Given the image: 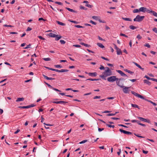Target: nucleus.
Masks as SVG:
<instances>
[{
	"label": "nucleus",
	"instance_id": "49",
	"mask_svg": "<svg viewBox=\"0 0 157 157\" xmlns=\"http://www.w3.org/2000/svg\"><path fill=\"white\" fill-rule=\"evenodd\" d=\"M111 119H112L116 120H120V118H119L115 117H111Z\"/></svg>",
	"mask_w": 157,
	"mask_h": 157
},
{
	"label": "nucleus",
	"instance_id": "19",
	"mask_svg": "<svg viewBox=\"0 0 157 157\" xmlns=\"http://www.w3.org/2000/svg\"><path fill=\"white\" fill-rule=\"evenodd\" d=\"M65 8L67 10H69L70 11H71V12H74V13H77V11L74 10H73L72 9H70V8H68V7H66Z\"/></svg>",
	"mask_w": 157,
	"mask_h": 157
},
{
	"label": "nucleus",
	"instance_id": "24",
	"mask_svg": "<svg viewBox=\"0 0 157 157\" xmlns=\"http://www.w3.org/2000/svg\"><path fill=\"white\" fill-rule=\"evenodd\" d=\"M56 22L59 25H62V26H64L65 25V24L64 23H63L62 22L59 21H56Z\"/></svg>",
	"mask_w": 157,
	"mask_h": 157
},
{
	"label": "nucleus",
	"instance_id": "34",
	"mask_svg": "<svg viewBox=\"0 0 157 157\" xmlns=\"http://www.w3.org/2000/svg\"><path fill=\"white\" fill-rule=\"evenodd\" d=\"M50 88L52 89L53 87L51 85L48 84V83L46 82H44Z\"/></svg>",
	"mask_w": 157,
	"mask_h": 157
},
{
	"label": "nucleus",
	"instance_id": "35",
	"mask_svg": "<svg viewBox=\"0 0 157 157\" xmlns=\"http://www.w3.org/2000/svg\"><path fill=\"white\" fill-rule=\"evenodd\" d=\"M43 60L45 61H49L51 60V59L49 58H44L43 59Z\"/></svg>",
	"mask_w": 157,
	"mask_h": 157
},
{
	"label": "nucleus",
	"instance_id": "13",
	"mask_svg": "<svg viewBox=\"0 0 157 157\" xmlns=\"http://www.w3.org/2000/svg\"><path fill=\"white\" fill-rule=\"evenodd\" d=\"M43 76L47 80H54V79H55V78H52L48 77H47V76H46V75H45L44 74H43Z\"/></svg>",
	"mask_w": 157,
	"mask_h": 157
},
{
	"label": "nucleus",
	"instance_id": "7",
	"mask_svg": "<svg viewBox=\"0 0 157 157\" xmlns=\"http://www.w3.org/2000/svg\"><path fill=\"white\" fill-rule=\"evenodd\" d=\"M131 92L134 95H135V96H136V97H138V98H140L142 99H144V97L143 96L141 95L134 92L133 91H131Z\"/></svg>",
	"mask_w": 157,
	"mask_h": 157
},
{
	"label": "nucleus",
	"instance_id": "62",
	"mask_svg": "<svg viewBox=\"0 0 157 157\" xmlns=\"http://www.w3.org/2000/svg\"><path fill=\"white\" fill-rule=\"evenodd\" d=\"M144 78H147V79L148 80H151V78H150L149 77L147 76V75H145L144 77Z\"/></svg>",
	"mask_w": 157,
	"mask_h": 157
},
{
	"label": "nucleus",
	"instance_id": "55",
	"mask_svg": "<svg viewBox=\"0 0 157 157\" xmlns=\"http://www.w3.org/2000/svg\"><path fill=\"white\" fill-rule=\"evenodd\" d=\"M85 6L86 7H89V8H91L92 6L88 4H86Z\"/></svg>",
	"mask_w": 157,
	"mask_h": 157
},
{
	"label": "nucleus",
	"instance_id": "32",
	"mask_svg": "<svg viewBox=\"0 0 157 157\" xmlns=\"http://www.w3.org/2000/svg\"><path fill=\"white\" fill-rule=\"evenodd\" d=\"M140 12V10H139V9H135L133 10V13H138Z\"/></svg>",
	"mask_w": 157,
	"mask_h": 157
},
{
	"label": "nucleus",
	"instance_id": "47",
	"mask_svg": "<svg viewBox=\"0 0 157 157\" xmlns=\"http://www.w3.org/2000/svg\"><path fill=\"white\" fill-rule=\"evenodd\" d=\"M68 21H70L72 23H74L75 24H77L78 23V22L75 21H71L70 20H68Z\"/></svg>",
	"mask_w": 157,
	"mask_h": 157
},
{
	"label": "nucleus",
	"instance_id": "18",
	"mask_svg": "<svg viewBox=\"0 0 157 157\" xmlns=\"http://www.w3.org/2000/svg\"><path fill=\"white\" fill-rule=\"evenodd\" d=\"M48 36L51 37H55L56 36V35L51 33L48 34Z\"/></svg>",
	"mask_w": 157,
	"mask_h": 157
},
{
	"label": "nucleus",
	"instance_id": "16",
	"mask_svg": "<svg viewBox=\"0 0 157 157\" xmlns=\"http://www.w3.org/2000/svg\"><path fill=\"white\" fill-rule=\"evenodd\" d=\"M144 83L147 84L149 86L151 85V83L147 80L144 79Z\"/></svg>",
	"mask_w": 157,
	"mask_h": 157
},
{
	"label": "nucleus",
	"instance_id": "37",
	"mask_svg": "<svg viewBox=\"0 0 157 157\" xmlns=\"http://www.w3.org/2000/svg\"><path fill=\"white\" fill-rule=\"evenodd\" d=\"M5 27H13L14 26L12 25H3Z\"/></svg>",
	"mask_w": 157,
	"mask_h": 157
},
{
	"label": "nucleus",
	"instance_id": "50",
	"mask_svg": "<svg viewBox=\"0 0 157 157\" xmlns=\"http://www.w3.org/2000/svg\"><path fill=\"white\" fill-rule=\"evenodd\" d=\"M73 47L78 48H80L81 47V46L80 45L76 44H74L73 45Z\"/></svg>",
	"mask_w": 157,
	"mask_h": 157
},
{
	"label": "nucleus",
	"instance_id": "30",
	"mask_svg": "<svg viewBox=\"0 0 157 157\" xmlns=\"http://www.w3.org/2000/svg\"><path fill=\"white\" fill-rule=\"evenodd\" d=\"M80 9L81 10H87V8H86L83 6H80Z\"/></svg>",
	"mask_w": 157,
	"mask_h": 157
},
{
	"label": "nucleus",
	"instance_id": "3",
	"mask_svg": "<svg viewBox=\"0 0 157 157\" xmlns=\"http://www.w3.org/2000/svg\"><path fill=\"white\" fill-rule=\"evenodd\" d=\"M144 16H140L139 15H137L136 17L133 19L134 21L140 22L144 18Z\"/></svg>",
	"mask_w": 157,
	"mask_h": 157
},
{
	"label": "nucleus",
	"instance_id": "56",
	"mask_svg": "<svg viewBox=\"0 0 157 157\" xmlns=\"http://www.w3.org/2000/svg\"><path fill=\"white\" fill-rule=\"evenodd\" d=\"M101 98L100 96H95L93 98L94 99H97V98Z\"/></svg>",
	"mask_w": 157,
	"mask_h": 157
},
{
	"label": "nucleus",
	"instance_id": "27",
	"mask_svg": "<svg viewBox=\"0 0 157 157\" xmlns=\"http://www.w3.org/2000/svg\"><path fill=\"white\" fill-rule=\"evenodd\" d=\"M131 106L132 107L136 108H138L139 109H140V108L139 106L136 104H131Z\"/></svg>",
	"mask_w": 157,
	"mask_h": 157
},
{
	"label": "nucleus",
	"instance_id": "5",
	"mask_svg": "<svg viewBox=\"0 0 157 157\" xmlns=\"http://www.w3.org/2000/svg\"><path fill=\"white\" fill-rule=\"evenodd\" d=\"M137 118H138V119L142 121L147 122L149 123H151L150 121L148 119H146L140 117H137Z\"/></svg>",
	"mask_w": 157,
	"mask_h": 157
},
{
	"label": "nucleus",
	"instance_id": "4",
	"mask_svg": "<svg viewBox=\"0 0 157 157\" xmlns=\"http://www.w3.org/2000/svg\"><path fill=\"white\" fill-rule=\"evenodd\" d=\"M117 78L115 76H112L108 77L107 80L109 82H113L115 81H116Z\"/></svg>",
	"mask_w": 157,
	"mask_h": 157
},
{
	"label": "nucleus",
	"instance_id": "12",
	"mask_svg": "<svg viewBox=\"0 0 157 157\" xmlns=\"http://www.w3.org/2000/svg\"><path fill=\"white\" fill-rule=\"evenodd\" d=\"M123 88V91L124 93L126 94L128 93V89L129 88V87H127L124 86V87Z\"/></svg>",
	"mask_w": 157,
	"mask_h": 157
},
{
	"label": "nucleus",
	"instance_id": "23",
	"mask_svg": "<svg viewBox=\"0 0 157 157\" xmlns=\"http://www.w3.org/2000/svg\"><path fill=\"white\" fill-rule=\"evenodd\" d=\"M24 99L23 98H17L16 101L17 102L23 101Z\"/></svg>",
	"mask_w": 157,
	"mask_h": 157
},
{
	"label": "nucleus",
	"instance_id": "40",
	"mask_svg": "<svg viewBox=\"0 0 157 157\" xmlns=\"http://www.w3.org/2000/svg\"><path fill=\"white\" fill-rule=\"evenodd\" d=\"M58 99H54V100L55 101H53L52 102L53 103H54L58 104V103L55 102H59V101H57V100H58Z\"/></svg>",
	"mask_w": 157,
	"mask_h": 157
},
{
	"label": "nucleus",
	"instance_id": "29",
	"mask_svg": "<svg viewBox=\"0 0 157 157\" xmlns=\"http://www.w3.org/2000/svg\"><path fill=\"white\" fill-rule=\"evenodd\" d=\"M133 63L137 67H138V68L140 69V68H141V66L138 64L137 63L135 62H133Z\"/></svg>",
	"mask_w": 157,
	"mask_h": 157
},
{
	"label": "nucleus",
	"instance_id": "20",
	"mask_svg": "<svg viewBox=\"0 0 157 157\" xmlns=\"http://www.w3.org/2000/svg\"><path fill=\"white\" fill-rule=\"evenodd\" d=\"M122 19H123V20H125V21H132V20L130 18H124V17H122Z\"/></svg>",
	"mask_w": 157,
	"mask_h": 157
},
{
	"label": "nucleus",
	"instance_id": "58",
	"mask_svg": "<svg viewBox=\"0 0 157 157\" xmlns=\"http://www.w3.org/2000/svg\"><path fill=\"white\" fill-rule=\"evenodd\" d=\"M32 29L31 28H30V27H28L27 28V29L26 30V31H31V30H32Z\"/></svg>",
	"mask_w": 157,
	"mask_h": 157
},
{
	"label": "nucleus",
	"instance_id": "36",
	"mask_svg": "<svg viewBox=\"0 0 157 157\" xmlns=\"http://www.w3.org/2000/svg\"><path fill=\"white\" fill-rule=\"evenodd\" d=\"M75 27H77L78 28H83L84 27L83 26H80V25H75Z\"/></svg>",
	"mask_w": 157,
	"mask_h": 157
},
{
	"label": "nucleus",
	"instance_id": "63",
	"mask_svg": "<svg viewBox=\"0 0 157 157\" xmlns=\"http://www.w3.org/2000/svg\"><path fill=\"white\" fill-rule=\"evenodd\" d=\"M137 38L138 39H141L142 38V37L140 35V34H138L137 36Z\"/></svg>",
	"mask_w": 157,
	"mask_h": 157
},
{
	"label": "nucleus",
	"instance_id": "31",
	"mask_svg": "<svg viewBox=\"0 0 157 157\" xmlns=\"http://www.w3.org/2000/svg\"><path fill=\"white\" fill-rule=\"evenodd\" d=\"M129 28L132 29L134 30L135 29H136V27L135 26H134L133 25H130L129 27Z\"/></svg>",
	"mask_w": 157,
	"mask_h": 157
},
{
	"label": "nucleus",
	"instance_id": "2",
	"mask_svg": "<svg viewBox=\"0 0 157 157\" xmlns=\"http://www.w3.org/2000/svg\"><path fill=\"white\" fill-rule=\"evenodd\" d=\"M125 80V79L123 78H117L116 82V84L121 88L124 87V82Z\"/></svg>",
	"mask_w": 157,
	"mask_h": 157
},
{
	"label": "nucleus",
	"instance_id": "39",
	"mask_svg": "<svg viewBox=\"0 0 157 157\" xmlns=\"http://www.w3.org/2000/svg\"><path fill=\"white\" fill-rule=\"evenodd\" d=\"M100 66V67H99V69L101 70H104L105 69V67L101 65Z\"/></svg>",
	"mask_w": 157,
	"mask_h": 157
},
{
	"label": "nucleus",
	"instance_id": "48",
	"mask_svg": "<svg viewBox=\"0 0 157 157\" xmlns=\"http://www.w3.org/2000/svg\"><path fill=\"white\" fill-rule=\"evenodd\" d=\"M134 135L138 137H139L141 138H144V137L141 136H140L138 134L137 135V134H136L135 133Z\"/></svg>",
	"mask_w": 157,
	"mask_h": 157
},
{
	"label": "nucleus",
	"instance_id": "6",
	"mask_svg": "<svg viewBox=\"0 0 157 157\" xmlns=\"http://www.w3.org/2000/svg\"><path fill=\"white\" fill-rule=\"evenodd\" d=\"M35 106V105H34L33 104H32L26 106H19L18 107V108H19L22 109H28L32 107H33Z\"/></svg>",
	"mask_w": 157,
	"mask_h": 157
},
{
	"label": "nucleus",
	"instance_id": "33",
	"mask_svg": "<svg viewBox=\"0 0 157 157\" xmlns=\"http://www.w3.org/2000/svg\"><path fill=\"white\" fill-rule=\"evenodd\" d=\"M151 13H152V14L155 17H157V13L154 12V11H151Z\"/></svg>",
	"mask_w": 157,
	"mask_h": 157
},
{
	"label": "nucleus",
	"instance_id": "42",
	"mask_svg": "<svg viewBox=\"0 0 157 157\" xmlns=\"http://www.w3.org/2000/svg\"><path fill=\"white\" fill-rule=\"evenodd\" d=\"M54 66L56 68H61L62 67L60 65H55Z\"/></svg>",
	"mask_w": 157,
	"mask_h": 157
},
{
	"label": "nucleus",
	"instance_id": "17",
	"mask_svg": "<svg viewBox=\"0 0 157 157\" xmlns=\"http://www.w3.org/2000/svg\"><path fill=\"white\" fill-rule=\"evenodd\" d=\"M116 50H117V54L118 55L122 54V52L121 51V50L120 49L118 48Z\"/></svg>",
	"mask_w": 157,
	"mask_h": 157
},
{
	"label": "nucleus",
	"instance_id": "8",
	"mask_svg": "<svg viewBox=\"0 0 157 157\" xmlns=\"http://www.w3.org/2000/svg\"><path fill=\"white\" fill-rule=\"evenodd\" d=\"M52 71H56L58 72H67L69 71L67 69H61V70H58V69H53Z\"/></svg>",
	"mask_w": 157,
	"mask_h": 157
},
{
	"label": "nucleus",
	"instance_id": "60",
	"mask_svg": "<svg viewBox=\"0 0 157 157\" xmlns=\"http://www.w3.org/2000/svg\"><path fill=\"white\" fill-rule=\"evenodd\" d=\"M20 131V129H17V130L15 132H14V133L15 134H17L18 132H19Z\"/></svg>",
	"mask_w": 157,
	"mask_h": 157
},
{
	"label": "nucleus",
	"instance_id": "26",
	"mask_svg": "<svg viewBox=\"0 0 157 157\" xmlns=\"http://www.w3.org/2000/svg\"><path fill=\"white\" fill-rule=\"evenodd\" d=\"M97 45L100 47L101 48H104V46L101 43H98L97 44Z\"/></svg>",
	"mask_w": 157,
	"mask_h": 157
},
{
	"label": "nucleus",
	"instance_id": "64",
	"mask_svg": "<svg viewBox=\"0 0 157 157\" xmlns=\"http://www.w3.org/2000/svg\"><path fill=\"white\" fill-rule=\"evenodd\" d=\"M151 80H152L153 81H155L157 82V79L154 78H151Z\"/></svg>",
	"mask_w": 157,
	"mask_h": 157
},
{
	"label": "nucleus",
	"instance_id": "54",
	"mask_svg": "<svg viewBox=\"0 0 157 157\" xmlns=\"http://www.w3.org/2000/svg\"><path fill=\"white\" fill-rule=\"evenodd\" d=\"M144 46L148 47V48H150V45L148 44H146Z\"/></svg>",
	"mask_w": 157,
	"mask_h": 157
},
{
	"label": "nucleus",
	"instance_id": "11",
	"mask_svg": "<svg viewBox=\"0 0 157 157\" xmlns=\"http://www.w3.org/2000/svg\"><path fill=\"white\" fill-rule=\"evenodd\" d=\"M116 71L119 73L121 76H127V75L123 73L122 71L120 70H117Z\"/></svg>",
	"mask_w": 157,
	"mask_h": 157
},
{
	"label": "nucleus",
	"instance_id": "51",
	"mask_svg": "<svg viewBox=\"0 0 157 157\" xmlns=\"http://www.w3.org/2000/svg\"><path fill=\"white\" fill-rule=\"evenodd\" d=\"M90 22L94 25H96L97 24L96 22L93 21L92 20L90 21Z\"/></svg>",
	"mask_w": 157,
	"mask_h": 157
},
{
	"label": "nucleus",
	"instance_id": "45",
	"mask_svg": "<svg viewBox=\"0 0 157 157\" xmlns=\"http://www.w3.org/2000/svg\"><path fill=\"white\" fill-rule=\"evenodd\" d=\"M60 43H61V44H64L66 43V42L64 40H60Z\"/></svg>",
	"mask_w": 157,
	"mask_h": 157
},
{
	"label": "nucleus",
	"instance_id": "10",
	"mask_svg": "<svg viewBox=\"0 0 157 157\" xmlns=\"http://www.w3.org/2000/svg\"><path fill=\"white\" fill-rule=\"evenodd\" d=\"M97 73L96 72L93 73L89 72L88 73L89 75L91 77H96L97 75Z\"/></svg>",
	"mask_w": 157,
	"mask_h": 157
},
{
	"label": "nucleus",
	"instance_id": "44",
	"mask_svg": "<svg viewBox=\"0 0 157 157\" xmlns=\"http://www.w3.org/2000/svg\"><path fill=\"white\" fill-rule=\"evenodd\" d=\"M87 141V140H82V141L80 142L79 143V144H83V143H86Z\"/></svg>",
	"mask_w": 157,
	"mask_h": 157
},
{
	"label": "nucleus",
	"instance_id": "57",
	"mask_svg": "<svg viewBox=\"0 0 157 157\" xmlns=\"http://www.w3.org/2000/svg\"><path fill=\"white\" fill-rule=\"evenodd\" d=\"M52 89H53L54 90L56 91H57L61 92V90H59L58 89H57L54 88L53 87V88Z\"/></svg>",
	"mask_w": 157,
	"mask_h": 157
},
{
	"label": "nucleus",
	"instance_id": "21",
	"mask_svg": "<svg viewBox=\"0 0 157 157\" xmlns=\"http://www.w3.org/2000/svg\"><path fill=\"white\" fill-rule=\"evenodd\" d=\"M55 37L56 38L55 40H58L59 39H60L62 37L60 36H59V35H56V37Z\"/></svg>",
	"mask_w": 157,
	"mask_h": 157
},
{
	"label": "nucleus",
	"instance_id": "1",
	"mask_svg": "<svg viewBox=\"0 0 157 157\" xmlns=\"http://www.w3.org/2000/svg\"><path fill=\"white\" fill-rule=\"evenodd\" d=\"M105 68L106 69L103 73V75H100V77L102 79L106 80V77L107 76H110L112 75V71L108 67H106Z\"/></svg>",
	"mask_w": 157,
	"mask_h": 157
},
{
	"label": "nucleus",
	"instance_id": "22",
	"mask_svg": "<svg viewBox=\"0 0 157 157\" xmlns=\"http://www.w3.org/2000/svg\"><path fill=\"white\" fill-rule=\"evenodd\" d=\"M124 71H125L128 72L129 73H130V74L132 75L134 73V72L132 71H129L127 69H125L124 70Z\"/></svg>",
	"mask_w": 157,
	"mask_h": 157
},
{
	"label": "nucleus",
	"instance_id": "53",
	"mask_svg": "<svg viewBox=\"0 0 157 157\" xmlns=\"http://www.w3.org/2000/svg\"><path fill=\"white\" fill-rule=\"evenodd\" d=\"M101 58L102 59H103L105 60H107V61H109V60L108 59V58H105V57H103V56H101Z\"/></svg>",
	"mask_w": 157,
	"mask_h": 157
},
{
	"label": "nucleus",
	"instance_id": "38",
	"mask_svg": "<svg viewBox=\"0 0 157 157\" xmlns=\"http://www.w3.org/2000/svg\"><path fill=\"white\" fill-rule=\"evenodd\" d=\"M31 46V44H29V45H27L26 47L24 48H23L24 49H27V48H30Z\"/></svg>",
	"mask_w": 157,
	"mask_h": 157
},
{
	"label": "nucleus",
	"instance_id": "15",
	"mask_svg": "<svg viewBox=\"0 0 157 157\" xmlns=\"http://www.w3.org/2000/svg\"><path fill=\"white\" fill-rule=\"evenodd\" d=\"M56 103H58V104H63V105H65L66 104L68 103L67 101H59V102H56Z\"/></svg>",
	"mask_w": 157,
	"mask_h": 157
},
{
	"label": "nucleus",
	"instance_id": "41",
	"mask_svg": "<svg viewBox=\"0 0 157 157\" xmlns=\"http://www.w3.org/2000/svg\"><path fill=\"white\" fill-rule=\"evenodd\" d=\"M152 30L155 33H157V28L155 27L154 28L152 29Z\"/></svg>",
	"mask_w": 157,
	"mask_h": 157
},
{
	"label": "nucleus",
	"instance_id": "28",
	"mask_svg": "<svg viewBox=\"0 0 157 157\" xmlns=\"http://www.w3.org/2000/svg\"><path fill=\"white\" fill-rule=\"evenodd\" d=\"M106 125L107 126H108L109 127V128H114L115 127V126L114 125H110L107 124H106Z\"/></svg>",
	"mask_w": 157,
	"mask_h": 157
},
{
	"label": "nucleus",
	"instance_id": "25",
	"mask_svg": "<svg viewBox=\"0 0 157 157\" xmlns=\"http://www.w3.org/2000/svg\"><path fill=\"white\" fill-rule=\"evenodd\" d=\"M80 44L82 45H84L85 47H90V45H88L87 44H85L83 42H81L80 43Z\"/></svg>",
	"mask_w": 157,
	"mask_h": 157
},
{
	"label": "nucleus",
	"instance_id": "46",
	"mask_svg": "<svg viewBox=\"0 0 157 157\" xmlns=\"http://www.w3.org/2000/svg\"><path fill=\"white\" fill-rule=\"evenodd\" d=\"M120 36H124L125 37H128V36L126 35H125V34L122 33H121L120 34Z\"/></svg>",
	"mask_w": 157,
	"mask_h": 157
},
{
	"label": "nucleus",
	"instance_id": "52",
	"mask_svg": "<svg viewBox=\"0 0 157 157\" xmlns=\"http://www.w3.org/2000/svg\"><path fill=\"white\" fill-rule=\"evenodd\" d=\"M38 37L42 40H45V39L43 37L41 36H38Z\"/></svg>",
	"mask_w": 157,
	"mask_h": 157
},
{
	"label": "nucleus",
	"instance_id": "61",
	"mask_svg": "<svg viewBox=\"0 0 157 157\" xmlns=\"http://www.w3.org/2000/svg\"><path fill=\"white\" fill-rule=\"evenodd\" d=\"M104 130V128H98V131L99 132H101Z\"/></svg>",
	"mask_w": 157,
	"mask_h": 157
},
{
	"label": "nucleus",
	"instance_id": "9",
	"mask_svg": "<svg viewBox=\"0 0 157 157\" xmlns=\"http://www.w3.org/2000/svg\"><path fill=\"white\" fill-rule=\"evenodd\" d=\"M119 131L125 134H128V135H131L132 134V132H128V131H127L123 130L121 129H120Z\"/></svg>",
	"mask_w": 157,
	"mask_h": 157
},
{
	"label": "nucleus",
	"instance_id": "14",
	"mask_svg": "<svg viewBox=\"0 0 157 157\" xmlns=\"http://www.w3.org/2000/svg\"><path fill=\"white\" fill-rule=\"evenodd\" d=\"M146 10L147 8L144 7H141L139 9V10H140V11H141L144 12H146Z\"/></svg>",
	"mask_w": 157,
	"mask_h": 157
},
{
	"label": "nucleus",
	"instance_id": "43",
	"mask_svg": "<svg viewBox=\"0 0 157 157\" xmlns=\"http://www.w3.org/2000/svg\"><path fill=\"white\" fill-rule=\"evenodd\" d=\"M55 3L56 4H58L62 6L63 5V4L60 2H56Z\"/></svg>",
	"mask_w": 157,
	"mask_h": 157
},
{
	"label": "nucleus",
	"instance_id": "59",
	"mask_svg": "<svg viewBox=\"0 0 157 157\" xmlns=\"http://www.w3.org/2000/svg\"><path fill=\"white\" fill-rule=\"evenodd\" d=\"M39 21H40V20H43L44 21H45L46 20V19H44L42 17H41V18H39Z\"/></svg>",
	"mask_w": 157,
	"mask_h": 157
}]
</instances>
